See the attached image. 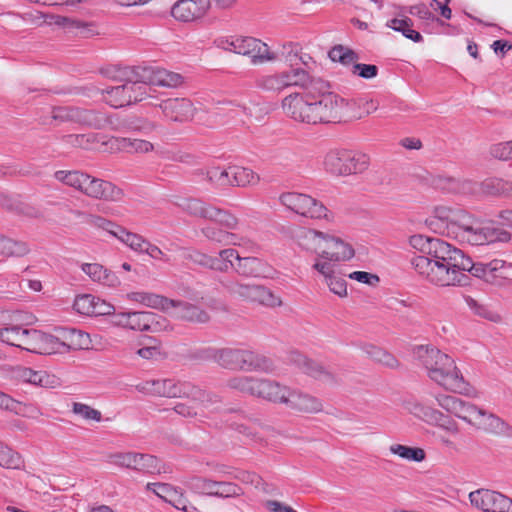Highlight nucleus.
<instances>
[{
  "instance_id": "obj_1",
  "label": "nucleus",
  "mask_w": 512,
  "mask_h": 512,
  "mask_svg": "<svg viewBox=\"0 0 512 512\" xmlns=\"http://www.w3.org/2000/svg\"><path fill=\"white\" fill-rule=\"evenodd\" d=\"M405 409L417 419L437 428L441 441L446 445H451L452 439L460 434L461 428L457 419L485 433L501 434L506 430V423L496 415L443 391L408 401Z\"/></svg>"
},
{
  "instance_id": "obj_2",
  "label": "nucleus",
  "mask_w": 512,
  "mask_h": 512,
  "mask_svg": "<svg viewBox=\"0 0 512 512\" xmlns=\"http://www.w3.org/2000/svg\"><path fill=\"white\" fill-rule=\"evenodd\" d=\"M409 244L420 253L413 258L412 265L428 283L437 287L465 284L468 257L461 250L439 238L421 234L411 236Z\"/></svg>"
},
{
  "instance_id": "obj_3",
  "label": "nucleus",
  "mask_w": 512,
  "mask_h": 512,
  "mask_svg": "<svg viewBox=\"0 0 512 512\" xmlns=\"http://www.w3.org/2000/svg\"><path fill=\"white\" fill-rule=\"evenodd\" d=\"M433 218L446 224V233L459 242L471 245H485L497 241L508 242L510 233L493 220L477 218L459 208L446 205L436 206L433 210Z\"/></svg>"
},
{
  "instance_id": "obj_4",
  "label": "nucleus",
  "mask_w": 512,
  "mask_h": 512,
  "mask_svg": "<svg viewBox=\"0 0 512 512\" xmlns=\"http://www.w3.org/2000/svg\"><path fill=\"white\" fill-rule=\"evenodd\" d=\"M287 235L301 251L315 254L314 260L339 265L356 256L352 241L334 232L293 225L287 229Z\"/></svg>"
},
{
  "instance_id": "obj_5",
  "label": "nucleus",
  "mask_w": 512,
  "mask_h": 512,
  "mask_svg": "<svg viewBox=\"0 0 512 512\" xmlns=\"http://www.w3.org/2000/svg\"><path fill=\"white\" fill-rule=\"evenodd\" d=\"M72 307L76 313L84 316H112L110 324L114 328L126 331L157 333L166 328L165 322L152 313L142 311L116 312L112 303L91 294L77 295Z\"/></svg>"
},
{
  "instance_id": "obj_6",
  "label": "nucleus",
  "mask_w": 512,
  "mask_h": 512,
  "mask_svg": "<svg viewBox=\"0 0 512 512\" xmlns=\"http://www.w3.org/2000/svg\"><path fill=\"white\" fill-rule=\"evenodd\" d=\"M414 355L426 376L444 391L463 396L471 394L472 386L451 356L429 345L416 347Z\"/></svg>"
},
{
  "instance_id": "obj_7",
  "label": "nucleus",
  "mask_w": 512,
  "mask_h": 512,
  "mask_svg": "<svg viewBox=\"0 0 512 512\" xmlns=\"http://www.w3.org/2000/svg\"><path fill=\"white\" fill-rule=\"evenodd\" d=\"M414 355L426 376L444 391L463 396L471 394L472 386L451 356L429 345L416 347Z\"/></svg>"
},
{
  "instance_id": "obj_8",
  "label": "nucleus",
  "mask_w": 512,
  "mask_h": 512,
  "mask_svg": "<svg viewBox=\"0 0 512 512\" xmlns=\"http://www.w3.org/2000/svg\"><path fill=\"white\" fill-rule=\"evenodd\" d=\"M30 335L28 351L46 356L93 349L100 341L97 335L66 327H56L51 331L32 329Z\"/></svg>"
},
{
  "instance_id": "obj_9",
  "label": "nucleus",
  "mask_w": 512,
  "mask_h": 512,
  "mask_svg": "<svg viewBox=\"0 0 512 512\" xmlns=\"http://www.w3.org/2000/svg\"><path fill=\"white\" fill-rule=\"evenodd\" d=\"M53 177L93 198L117 201L122 197V190L114 184L79 171L61 169L55 171Z\"/></svg>"
},
{
  "instance_id": "obj_10",
  "label": "nucleus",
  "mask_w": 512,
  "mask_h": 512,
  "mask_svg": "<svg viewBox=\"0 0 512 512\" xmlns=\"http://www.w3.org/2000/svg\"><path fill=\"white\" fill-rule=\"evenodd\" d=\"M323 165L334 176L359 175L368 170L370 156L357 150L333 149L325 155Z\"/></svg>"
},
{
  "instance_id": "obj_11",
  "label": "nucleus",
  "mask_w": 512,
  "mask_h": 512,
  "mask_svg": "<svg viewBox=\"0 0 512 512\" xmlns=\"http://www.w3.org/2000/svg\"><path fill=\"white\" fill-rule=\"evenodd\" d=\"M315 123L340 122L348 117L347 99L329 91L314 88Z\"/></svg>"
},
{
  "instance_id": "obj_12",
  "label": "nucleus",
  "mask_w": 512,
  "mask_h": 512,
  "mask_svg": "<svg viewBox=\"0 0 512 512\" xmlns=\"http://www.w3.org/2000/svg\"><path fill=\"white\" fill-rule=\"evenodd\" d=\"M145 491L154 494L179 511H197L186 490L181 485L167 482H148L145 485Z\"/></svg>"
},
{
  "instance_id": "obj_13",
  "label": "nucleus",
  "mask_w": 512,
  "mask_h": 512,
  "mask_svg": "<svg viewBox=\"0 0 512 512\" xmlns=\"http://www.w3.org/2000/svg\"><path fill=\"white\" fill-rule=\"evenodd\" d=\"M282 109L287 116L297 122L315 124L314 89L288 95L282 101Z\"/></svg>"
},
{
  "instance_id": "obj_14",
  "label": "nucleus",
  "mask_w": 512,
  "mask_h": 512,
  "mask_svg": "<svg viewBox=\"0 0 512 512\" xmlns=\"http://www.w3.org/2000/svg\"><path fill=\"white\" fill-rule=\"evenodd\" d=\"M468 498L475 509L483 512H512V499L495 490L479 488Z\"/></svg>"
},
{
  "instance_id": "obj_15",
  "label": "nucleus",
  "mask_w": 512,
  "mask_h": 512,
  "mask_svg": "<svg viewBox=\"0 0 512 512\" xmlns=\"http://www.w3.org/2000/svg\"><path fill=\"white\" fill-rule=\"evenodd\" d=\"M311 268L321 278L323 284L331 293L340 298L348 296L347 282L339 265L313 259Z\"/></svg>"
},
{
  "instance_id": "obj_16",
  "label": "nucleus",
  "mask_w": 512,
  "mask_h": 512,
  "mask_svg": "<svg viewBox=\"0 0 512 512\" xmlns=\"http://www.w3.org/2000/svg\"><path fill=\"white\" fill-rule=\"evenodd\" d=\"M211 0H177L170 8V16L180 23L203 19L211 10Z\"/></svg>"
},
{
  "instance_id": "obj_17",
  "label": "nucleus",
  "mask_w": 512,
  "mask_h": 512,
  "mask_svg": "<svg viewBox=\"0 0 512 512\" xmlns=\"http://www.w3.org/2000/svg\"><path fill=\"white\" fill-rule=\"evenodd\" d=\"M109 462L121 468L153 472L159 467V460L149 454L117 452L108 456Z\"/></svg>"
},
{
  "instance_id": "obj_18",
  "label": "nucleus",
  "mask_w": 512,
  "mask_h": 512,
  "mask_svg": "<svg viewBox=\"0 0 512 512\" xmlns=\"http://www.w3.org/2000/svg\"><path fill=\"white\" fill-rule=\"evenodd\" d=\"M146 95L145 84L131 82L107 90L105 100L113 107H123L142 100Z\"/></svg>"
},
{
  "instance_id": "obj_19",
  "label": "nucleus",
  "mask_w": 512,
  "mask_h": 512,
  "mask_svg": "<svg viewBox=\"0 0 512 512\" xmlns=\"http://www.w3.org/2000/svg\"><path fill=\"white\" fill-rule=\"evenodd\" d=\"M97 229L107 232L109 235L125 244L130 249L140 252L144 246V240L140 235L104 218H96L93 221Z\"/></svg>"
},
{
  "instance_id": "obj_20",
  "label": "nucleus",
  "mask_w": 512,
  "mask_h": 512,
  "mask_svg": "<svg viewBox=\"0 0 512 512\" xmlns=\"http://www.w3.org/2000/svg\"><path fill=\"white\" fill-rule=\"evenodd\" d=\"M308 80L309 76L305 70L293 68L278 75L265 77L262 87L267 90H278L290 86H304Z\"/></svg>"
},
{
  "instance_id": "obj_21",
  "label": "nucleus",
  "mask_w": 512,
  "mask_h": 512,
  "mask_svg": "<svg viewBox=\"0 0 512 512\" xmlns=\"http://www.w3.org/2000/svg\"><path fill=\"white\" fill-rule=\"evenodd\" d=\"M285 406L300 414H317L324 411L323 403L319 398L292 388Z\"/></svg>"
},
{
  "instance_id": "obj_22",
  "label": "nucleus",
  "mask_w": 512,
  "mask_h": 512,
  "mask_svg": "<svg viewBox=\"0 0 512 512\" xmlns=\"http://www.w3.org/2000/svg\"><path fill=\"white\" fill-rule=\"evenodd\" d=\"M50 28L75 35L88 36L97 33L96 26L91 22L55 13H52L50 17Z\"/></svg>"
},
{
  "instance_id": "obj_23",
  "label": "nucleus",
  "mask_w": 512,
  "mask_h": 512,
  "mask_svg": "<svg viewBox=\"0 0 512 512\" xmlns=\"http://www.w3.org/2000/svg\"><path fill=\"white\" fill-rule=\"evenodd\" d=\"M467 266L466 271L487 283L496 284L504 278L505 261L501 259H494L488 263H473L468 257Z\"/></svg>"
},
{
  "instance_id": "obj_24",
  "label": "nucleus",
  "mask_w": 512,
  "mask_h": 512,
  "mask_svg": "<svg viewBox=\"0 0 512 512\" xmlns=\"http://www.w3.org/2000/svg\"><path fill=\"white\" fill-rule=\"evenodd\" d=\"M253 246L250 251L240 247L239 249H225L219 254L223 261L228 262L239 274H249L253 270L254 258Z\"/></svg>"
},
{
  "instance_id": "obj_25",
  "label": "nucleus",
  "mask_w": 512,
  "mask_h": 512,
  "mask_svg": "<svg viewBox=\"0 0 512 512\" xmlns=\"http://www.w3.org/2000/svg\"><path fill=\"white\" fill-rule=\"evenodd\" d=\"M189 209L193 214L218 222L229 229L235 228L238 224L237 218L232 214L218 208L205 205L199 201L192 202L189 205Z\"/></svg>"
},
{
  "instance_id": "obj_26",
  "label": "nucleus",
  "mask_w": 512,
  "mask_h": 512,
  "mask_svg": "<svg viewBox=\"0 0 512 512\" xmlns=\"http://www.w3.org/2000/svg\"><path fill=\"white\" fill-rule=\"evenodd\" d=\"M291 388L271 379H258V397L276 404L286 405Z\"/></svg>"
},
{
  "instance_id": "obj_27",
  "label": "nucleus",
  "mask_w": 512,
  "mask_h": 512,
  "mask_svg": "<svg viewBox=\"0 0 512 512\" xmlns=\"http://www.w3.org/2000/svg\"><path fill=\"white\" fill-rule=\"evenodd\" d=\"M125 298L133 305L146 306L164 311L172 305L169 298L145 290H133L126 293Z\"/></svg>"
},
{
  "instance_id": "obj_28",
  "label": "nucleus",
  "mask_w": 512,
  "mask_h": 512,
  "mask_svg": "<svg viewBox=\"0 0 512 512\" xmlns=\"http://www.w3.org/2000/svg\"><path fill=\"white\" fill-rule=\"evenodd\" d=\"M172 305L165 307L164 312L196 322H206L209 315L200 308L181 300L170 299Z\"/></svg>"
},
{
  "instance_id": "obj_29",
  "label": "nucleus",
  "mask_w": 512,
  "mask_h": 512,
  "mask_svg": "<svg viewBox=\"0 0 512 512\" xmlns=\"http://www.w3.org/2000/svg\"><path fill=\"white\" fill-rule=\"evenodd\" d=\"M81 270L91 280L108 287H116L120 284L119 278L108 268L100 263H84Z\"/></svg>"
},
{
  "instance_id": "obj_30",
  "label": "nucleus",
  "mask_w": 512,
  "mask_h": 512,
  "mask_svg": "<svg viewBox=\"0 0 512 512\" xmlns=\"http://www.w3.org/2000/svg\"><path fill=\"white\" fill-rule=\"evenodd\" d=\"M32 329L23 328L18 325L0 328V341L12 346L29 349Z\"/></svg>"
},
{
  "instance_id": "obj_31",
  "label": "nucleus",
  "mask_w": 512,
  "mask_h": 512,
  "mask_svg": "<svg viewBox=\"0 0 512 512\" xmlns=\"http://www.w3.org/2000/svg\"><path fill=\"white\" fill-rule=\"evenodd\" d=\"M158 106L163 113L176 120L188 117L193 113L192 103L184 98H167L162 100Z\"/></svg>"
},
{
  "instance_id": "obj_32",
  "label": "nucleus",
  "mask_w": 512,
  "mask_h": 512,
  "mask_svg": "<svg viewBox=\"0 0 512 512\" xmlns=\"http://www.w3.org/2000/svg\"><path fill=\"white\" fill-rule=\"evenodd\" d=\"M299 215L312 220L334 221V214L322 202L312 196H308L306 204Z\"/></svg>"
},
{
  "instance_id": "obj_33",
  "label": "nucleus",
  "mask_w": 512,
  "mask_h": 512,
  "mask_svg": "<svg viewBox=\"0 0 512 512\" xmlns=\"http://www.w3.org/2000/svg\"><path fill=\"white\" fill-rule=\"evenodd\" d=\"M20 378L24 382L44 388H55L60 384V380L56 375L46 371H35L28 368L21 371Z\"/></svg>"
},
{
  "instance_id": "obj_34",
  "label": "nucleus",
  "mask_w": 512,
  "mask_h": 512,
  "mask_svg": "<svg viewBox=\"0 0 512 512\" xmlns=\"http://www.w3.org/2000/svg\"><path fill=\"white\" fill-rule=\"evenodd\" d=\"M379 108L377 100L367 97L347 100L348 117L362 118L376 112Z\"/></svg>"
},
{
  "instance_id": "obj_35",
  "label": "nucleus",
  "mask_w": 512,
  "mask_h": 512,
  "mask_svg": "<svg viewBox=\"0 0 512 512\" xmlns=\"http://www.w3.org/2000/svg\"><path fill=\"white\" fill-rule=\"evenodd\" d=\"M363 353L371 360L378 362L388 368L395 369L400 366L399 360L390 351L374 344H365L362 347Z\"/></svg>"
},
{
  "instance_id": "obj_36",
  "label": "nucleus",
  "mask_w": 512,
  "mask_h": 512,
  "mask_svg": "<svg viewBox=\"0 0 512 512\" xmlns=\"http://www.w3.org/2000/svg\"><path fill=\"white\" fill-rule=\"evenodd\" d=\"M391 454L412 463H421L426 459V452L421 447H412L394 443L389 446Z\"/></svg>"
},
{
  "instance_id": "obj_37",
  "label": "nucleus",
  "mask_w": 512,
  "mask_h": 512,
  "mask_svg": "<svg viewBox=\"0 0 512 512\" xmlns=\"http://www.w3.org/2000/svg\"><path fill=\"white\" fill-rule=\"evenodd\" d=\"M304 373L309 377L329 386L338 384L337 376L324 365L311 360Z\"/></svg>"
},
{
  "instance_id": "obj_38",
  "label": "nucleus",
  "mask_w": 512,
  "mask_h": 512,
  "mask_svg": "<svg viewBox=\"0 0 512 512\" xmlns=\"http://www.w3.org/2000/svg\"><path fill=\"white\" fill-rule=\"evenodd\" d=\"M221 481H215L206 477H191L182 480V484L191 488L196 489L200 493L208 495H216L219 492Z\"/></svg>"
},
{
  "instance_id": "obj_39",
  "label": "nucleus",
  "mask_w": 512,
  "mask_h": 512,
  "mask_svg": "<svg viewBox=\"0 0 512 512\" xmlns=\"http://www.w3.org/2000/svg\"><path fill=\"white\" fill-rule=\"evenodd\" d=\"M25 465L22 455L11 447L0 445V466L5 469L19 470Z\"/></svg>"
},
{
  "instance_id": "obj_40",
  "label": "nucleus",
  "mask_w": 512,
  "mask_h": 512,
  "mask_svg": "<svg viewBox=\"0 0 512 512\" xmlns=\"http://www.w3.org/2000/svg\"><path fill=\"white\" fill-rule=\"evenodd\" d=\"M146 79L151 85L171 86L178 76L162 68L145 69Z\"/></svg>"
},
{
  "instance_id": "obj_41",
  "label": "nucleus",
  "mask_w": 512,
  "mask_h": 512,
  "mask_svg": "<svg viewBox=\"0 0 512 512\" xmlns=\"http://www.w3.org/2000/svg\"><path fill=\"white\" fill-rule=\"evenodd\" d=\"M28 253L25 243L0 235V256L20 257Z\"/></svg>"
},
{
  "instance_id": "obj_42",
  "label": "nucleus",
  "mask_w": 512,
  "mask_h": 512,
  "mask_svg": "<svg viewBox=\"0 0 512 512\" xmlns=\"http://www.w3.org/2000/svg\"><path fill=\"white\" fill-rule=\"evenodd\" d=\"M387 25L395 31L402 32L406 38L414 42L422 40L420 33L412 28V21L409 18H395L390 20Z\"/></svg>"
},
{
  "instance_id": "obj_43",
  "label": "nucleus",
  "mask_w": 512,
  "mask_h": 512,
  "mask_svg": "<svg viewBox=\"0 0 512 512\" xmlns=\"http://www.w3.org/2000/svg\"><path fill=\"white\" fill-rule=\"evenodd\" d=\"M308 196V194L303 193L287 192L281 194L279 200L282 205L299 215V211H302Z\"/></svg>"
},
{
  "instance_id": "obj_44",
  "label": "nucleus",
  "mask_w": 512,
  "mask_h": 512,
  "mask_svg": "<svg viewBox=\"0 0 512 512\" xmlns=\"http://www.w3.org/2000/svg\"><path fill=\"white\" fill-rule=\"evenodd\" d=\"M232 167H218L213 166L207 170V178L210 182L220 186H233L232 180Z\"/></svg>"
},
{
  "instance_id": "obj_45",
  "label": "nucleus",
  "mask_w": 512,
  "mask_h": 512,
  "mask_svg": "<svg viewBox=\"0 0 512 512\" xmlns=\"http://www.w3.org/2000/svg\"><path fill=\"white\" fill-rule=\"evenodd\" d=\"M208 402V396L205 393L199 392L195 398L181 404L179 412L188 416L197 415L203 408L207 407Z\"/></svg>"
},
{
  "instance_id": "obj_46",
  "label": "nucleus",
  "mask_w": 512,
  "mask_h": 512,
  "mask_svg": "<svg viewBox=\"0 0 512 512\" xmlns=\"http://www.w3.org/2000/svg\"><path fill=\"white\" fill-rule=\"evenodd\" d=\"M232 51L240 55H251L256 49V40L252 36L240 35L231 43Z\"/></svg>"
},
{
  "instance_id": "obj_47",
  "label": "nucleus",
  "mask_w": 512,
  "mask_h": 512,
  "mask_svg": "<svg viewBox=\"0 0 512 512\" xmlns=\"http://www.w3.org/2000/svg\"><path fill=\"white\" fill-rule=\"evenodd\" d=\"M329 58L333 62H340L344 65L354 63L358 57L350 48L343 45H336L329 51Z\"/></svg>"
},
{
  "instance_id": "obj_48",
  "label": "nucleus",
  "mask_w": 512,
  "mask_h": 512,
  "mask_svg": "<svg viewBox=\"0 0 512 512\" xmlns=\"http://www.w3.org/2000/svg\"><path fill=\"white\" fill-rule=\"evenodd\" d=\"M72 411L75 415L87 421H100L101 412L90 404L77 402L73 404Z\"/></svg>"
},
{
  "instance_id": "obj_49",
  "label": "nucleus",
  "mask_w": 512,
  "mask_h": 512,
  "mask_svg": "<svg viewBox=\"0 0 512 512\" xmlns=\"http://www.w3.org/2000/svg\"><path fill=\"white\" fill-rule=\"evenodd\" d=\"M98 143V148L103 152H125L126 138L100 137Z\"/></svg>"
},
{
  "instance_id": "obj_50",
  "label": "nucleus",
  "mask_w": 512,
  "mask_h": 512,
  "mask_svg": "<svg viewBox=\"0 0 512 512\" xmlns=\"http://www.w3.org/2000/svg\"><path fill=\"white\" fill-rule=\"evenodd\" d=\"M489 154L501 161H512V141L493 144L489 149Z\"/></svg>"
},
{
  "instance_id": "obj_51",
  "label": "nucleus",
  "mask_w": 512,
  "mask_h": 512,
  "mask_svg": "<svg viewBox=\"0 0 512 512\" xmlns=\"http://www.w3.org/2000/svg\"><path fill=\"white\" fill-rule=\"evenodd\" d=\"M154 148V144L150 141L126 138L125 152L145 154L152 152Z\"/></svg>"
},
{
  "instance_id": "obj_52",
  "label": "nucleus",
  "mask_w": 512,
  "mask_h": 512,
  "mask_svg": "<svg viewBox=\"0 0 512 512\" xmlns=\"http://www.w3.org/2000/svg\"><path fill=\"white\" fill-rule=\"evenodd\" d=\"M348 279L369 287H376L380 283V278L377 274L366 271H352L347 274Z\"/></svg>"
},
{
  "instance_id": "obj_53",
  "label": "nucleus",
  "mask_w": 512,
  "mask_h": 512,
  "mask_svg": "<svg viewBox=\"0 0 512 512\" xmlns=\"http://www.w3.org/2000/svg\"><path fill=\"white\" fill-rule=\"evenodd\" d=\"M221 357H232L235 359L237 365L244 368L246 365L251 366L253 363L254 355L252 351L236 350V351H221Z\"/></svg>"
},
{
  "instance_id": "obj_54",
  "label": "nucleus",
  "mask_w": 512,
  "mask_h": 512,
  "mask_svg": "<svg viewBox=\"0 0 512 512\" xmlns=\"http://www.w3.org/2000/svg\"><path fill=\"white\" fill-rule=\"evenodd\" d=\"M258 303L275 308L282 305V300L270 289L258 286Z\"/></svg>"
},
{
  "instance_id": "obj_55",
  "label": "nucleus",
  "mask_w": 512,
  "mask_h": 512,
  "mask_svg": "<svg viewBox=\"0 0 512 512\" xmlns=\"http://www.w3.org/2000/svg\"><path fill=\"white\" fill-rule=\"evenodd\" d=\"M52 13L33 10L25 13L24 19L36 27L47 26L50 27V17Z\"/></svg>"
},
{
  "instance_id": "obj_56",
  "label": "nucleus",
  "mask_w": 512,
  "mask_h": 512,
  "mask_svg": "<svg viewBox=\"0 0 512 512\" xmlns=\"http://www.w3.org/2000/svg\"><path fill=\"white\" fill-rule=\"evenodd\" d=\"M232 180L233 186H245L253 179V172L244 167L234 166L232 167Z\"/></svg>"
},
{
  "instance_id": "obj_57",
  "label": "nucleus",
  "mask_w": 512,
  "mask_h": 512,
  "mask_svg": "<svg viewBox=\"0 0 512 512\" xmlns=\"http://www.w3.org/2000/svg\"><path fill=\"white\" fill-rule=\"evenodd\" d=\"M147 386L149 387H143L142 389L149 392L154 393L161 396H172L173 393L167 389L171 388V383L169 381H153V382H147Z\"/></svg>"
},
{
  "instance_id": "obj_58",
  "label": "nucleus",
  "mask_w": 512,
  "mask_h": 512,
  "mask_svg": "<svg viewBox=\"0 0 512 512\" xmlns=\"http://www.w3.org/2000/svg\"><path fill=\"white\" fill-rule=\"evenodd\" d=\"M243 494H244L243 488L238 486L237 484H234L232 482H221L217 496L232 497V496H240Z\"/></svg>"
},
{
  "instance_id": "obj_59",
  "label": "nucleus",
  "mask_w": 512,
  "mask_h": 512,
  "mask_svg": "<svg viewBox=\"0 0 512 512\" xmlns=\"http://www.w3.org/2000/svg\"><path fill=\"white\" fill-rule=\"evenodd\" d=\"M312 359L308 358L305 354L297 350H291L288 353V361L301 369L303 372Z\"/></svg>"
},
{
  "instance_id": "obj_60",
  "label": "nucleus",
  "mask_w": 512,
  "mask_h": 512,
  "mask_svg": "<svg viewBox=\"0 0 512 512\" xmlns=\"http://www.w3.org/2000/svg\"><path fill=\"white\" fill-rule=\"evenodd\" d=\"M277 53L266 43L258 41V63L272 62L276 59Z\"/></svg>"
},
{
  "instance_id": "obj_61",
  "label": "nucleus",
  "mask_w": 512,
  "mask_h": 512,
  "mask_svg": "<svg viewBox=\"0 0 512 512\" xmlns=\"http://www.w3.org/2000/svg\"><path fill=\"white\" fill-rule=\"evenodd\" d=\"M258 371L266 374H273L277 371L276 361L267 355L258 357Z\"/></svg>"
},
{
  "instance_id": "obj_62",
  "label": "nucleus",
  "mask_w": 512,
  "mask_h": 512,
  "mask_svg": "<svg viewBox=\"0 0 512 512\" xmlns=\"http://www.w3.org/2000/svg\"><path fill=\"white\" fill-rule=\"evenodd\" d=\"M137 355L145 360L157 359L161 355V348L159 344H154L142 347L137 350Z\"/></svg>"
},
{
  "instance_id": "obj_63",
  "label": "nucleus",
  "mask_w": 512,
  "mask_h": 512,
  "mask_svg": "<svg viewBox=\"0 0 512 512\" xmlns=\"http://www.w3.org/2000/svg\"><path fill=\"white\" fill-rule=\"evenodd\" d=\"M352 72L363 78H373L377 75V67L375 65L355 64Z\"/></svg>"
},
{
  "instance_id": "obj_64",
  "label": "nucleus",
  "mask_w": 512,
  "mask_h": 512,
  "mask_svg": "<svg viewBox=\"0 0 512 512\" xmlns=\"http://www.w3.org/2000/svg\"><path fill=\"white\" fill-rule=\"evenodd\" d=\"M263 505L269 512H297L291 506L276 500H267Z\"/></svg>"
}]
</instances>
